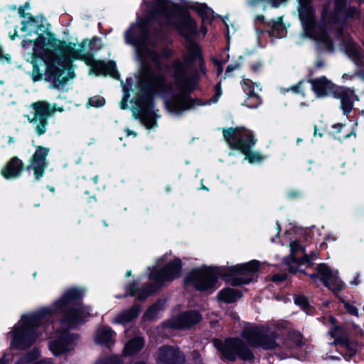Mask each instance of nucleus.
Instances as JSON below:
<instances>
[{
    "instance_id": "obj_1",
    "label": "nucleus",
    "mask_w": 364,
    "mask_h": 364,
    "mask_svg": "<svg viewBox=\"0 0 364 364\" xmlns=\"http://www.w3.org/2000/svg\"><path fill=\"white\" fill-rule=\"evenodd\" d=\"M23 11L22 7L18 9L19 14L24 18L21 22V30L27 32V36H31L33 33H44L39 35L33 42V54L41 60L40 65L43 67L46 73L54 78H59L63 75L64 70H68L69 77L73 78V63L76 60H80L90 66V73L118 77L114 62L105 63L93 58V44L96 38L83 40L80 43L61 41L52 33L47 32L48 24L46 18L42 16L34 18L30 14H24Z\"/></svg>"
},
{
    "instance_id": "obj_2",
    "label": "nucleus",
    "mask_w": 364,
    "mask_h": 364,
    "mask_svg": "<svg viewBox=\"0 0 364 364\" xmlns=\"http://www.w3.org/2000/svg\"><path fill=\"white\" fill-rule=\"evenodd\" d=\"M83 293L80 289H70L50 307L23 316L9 333L11 338V347L17 349L29 347L39 338L42 330H48V326H44L47 316L63 313L64 316L59 323L55 336L49 343V349L56 356L72 350L77 337L68 332V329L82 323L90 316L88 307L81 306L79 303Z\"/></svg>"
},
{
    "instance_id": "obj_3",
    "label": "nucleus",
    "mask_w": 364,
    "mask_h": 364,
    "mask_svg": "<svg viewBox=\"0 0 364 364\" xmlns=\"http://www.w3.org/2000/svg\"><path fill=\"white\" fill-rule=\"evenodd\" d=\"M156 19L146 17L132 24L125 33L128 44L135 48L136 58L141 64V73L138 81L140 91L144 97L136 102L138 109L133 111L136 119H139L146 129L156 126V114L151 95L161 94L164 90L165 80L162 75L154 73L149 64L153 63L158 69L163 70L164 60L171 55L169 49L160 53L156 48V31L154 28Z\"/></svg>"
},
{
    "instance_id": "obj_4",
    "label": "nucleus",
    "mask_w": 364,
    "mask_h": 364,
    "mask_svg": "<svg viewBox=\"0 0 364 364\" xmlns=\"http://www.w3.org/2000/svg\"><path fill=\"white\" fill-rule=\"evenodd\" d=\"M187 52L184 55L183 63L174 61L171 70L176 78V84L171 89L173 95L165 102L167 109L173 114H179L191 109L195 103L188 96L196 85V78L188 74L190 65L196 60L200 59V52L198 46L193 42L187 44Z\"/></svg>"
},
{
    "instance_id": "obj_5",
    "label": "nucleus",
    "mask_w": 364,
    "mask_h": 364,
    "mask_svg": "<svg viewBox=\"0 0 364 364\" xmlns=\"http://www.w3.org/2000/svg\"><path fill=\"white\" fill-rule=\"evenodd\" d=\"M279 335L275 327L249 326L246 327L242 332L243 338L250 346L260 347L266 350L279 347L286 357L303 359L311 350V348L298 331H289L282 344L277 343L275 340Z\"/></svg>"
},
{
    "instance_id": "obj_6",
    "label": "nucleus",
    "mask_w": 364,
    "mask_h": 364,
    "mask_svg": "<svg viewBox=\"0 0 364 364\" xmlns=\"http://www.w3.org/2000/svg\"><path fill=\"white\" fill-rule=\"evenodd\" d=\"M260 263L257 260L239 264L229 267L228 272L223 268L203 267L192 270L186 279V283L192 284L196 289L205 291L215 286L219 275L232 277V284L235 286L247 284L251 279L247 277L250 273L259 269Z\"/></svg>"
},
{
    "instance_id": "obj_7",
    "label": "nucleus",
    "mask_w": 364,
    "mask_h": 364,
    "mask_svg": "<svg viewBox=\"0 0 364 364\" xmlns=\"http://www.w3.org/2000/svg\"><path fill=\"white\" fill-rule=\"evenodd\" d=\"M156 1L160 10L159 18H163L164 23L171 28L176 29L186 38H191L196 33V23L187 13L182 11L181 6L196 10L203 18L209 19L213 13L211 9L203 4L195 3L189 5L183 3L178 5L168 0Z\"/></svg>"
},
{
    "instance_id": "obj_8",
    "label": "nucleus",
    "mask_w": 364,
    "mask_h": 364,
    "mask_svg": "<svg viewBox=\"0 0 364 364\" xmlns=\"http://www.w3.org/2000/svg\"><path fill=\"white\" fill-rule=\"evenodd\" d=\"M298 11L305 35L315 40L326 50L333 51L332 41L326 29L316 23L314 13L309 0H299Z\"/></svg>"
},
{
    "instance_id": "obj_9",
    "label": "nucleus",
    "mask_w": 364,
    "mask_h": 364,
    "mask_svg": "<svg viewBox=\"0 0 364 364\" xmlns=\"http://www.w3.org/2000/svg\"><path fill=\"white\" fill-rule=\"evenodd\" d=\"M223 136L231 148L240 151L245 155V160L250 163H257L264 159L259 152L250 151L255 144L250 131L242 128H230L223 130Z\"/></svg>"
},
{
    "instance_id": "obj_10",
    "label": "nucleus",
    "mask_w": 364,
    "mask_h": 364,
    "mask_svg": "<svg viewBox=\"0 0 364 364\" xmlns=\"http://www.w3.org/2000/svg\"><path fill=\"white\" fill-rule=\"evenodd\" d=\"M31 107L33 109L31 114L26 116L28 121L34 126V129L38 136L46 133L48 124V117L56 111L62 112V107H56L55 105H51L46 101H38L32 103Z\"/></svg>"
},
{
    "instance_id": "obj_11",
    "label": "nucleus",
    "mask_w": 364,
    "mask_h": 364,
    "mask_svg": "<svg viewBox=\"0 0 364 364\" xmlns=\"http://www.w3.org/2000/svg\"><path fill=\"white\" fill-rule=\"evenodd\" d=\"M213 343L223 355L228 360H235L236 355L245 360H250L253 358L251 350L240 340L230 338L225 342L214 340Z\"/></svg>"
},
{
    "instance_id": "obj_12",
    "label": "nucleus",
    "mask_w": 364,
    "mask_h": 364,
    "mask_svg": "<svg viewBox=\"0 0 364 364\" xmlns=\"http://www.w3.org/2000/svg\"><path fill=\"white\" fill-rule=\"evenodd\" d=\"M181 268V260L179 258H175L167 263L160 271H153L149 277L158 283L171 282L180 277Z\"/></svg>"
},
{
    "instance_id": "obj_13",
    "label": "nucleus",
    "mask_w": 364,
    "mask_h": 364,
    "mask_svg": "<svg viewBox=\"0 0 364 364\" xmlns=\"http://www.w3.org/2000/svg\"><path fill=\"white\" fill-rule=\"evenodd\" d=\"M291 257L285 259L284 262L289 266V271L296 272L299 271L301 265L309 264L311 259L305 253L304 247L300 244V241L294 240L289 244Z\"/></svg>"
},
{
    "instance_id": "obj_14",
    "label": "nucleus",
    "mask_w": 364,
    "mask_h": 364,
    "mask_svg": "<svg viewBox=\"0 0 364 364\" xmlns=\"http://www.w3.org/2000/svg\"><path fill=\"white\" fill-rule=\"evenodd\" d=\"M316 269L325 286L330 290L336 293L343 289L344 284L338 277L337 270L331 269L325 264H321Z\"/></svg>"
},
{
    "instance_id": "obj_15",
    "label": "nucleus",
    "mask_w": 364,
    "mask_h": 364,
    "mask_svg": "<svg viewBox=\"0 0 364 364\" xmlns=\"http://www.w3.org/2000/svg\"><path fill=\"white\" fill-rule=\"evenodd\" d=\"M49 151L48 148L38 146L31 158L28 168L33 171L36 180H39L44 174L47 166L46 157Z\"/></svg>"
},
{
    "instance_id": "obj_16",
    "label": "nucleus",
    "mask_w": 364,
    "mask_h": 364,
    "mask_svg": "<svg viewBox=\"0 0 364 364\" xmlns=\"http://www.w3.org/2000/svg\"><path fill=\"white\" fill-rule=\"evenodd\" d=\"M333 97L340 100L341 108L344 114L350 113L353 109V102L358 100V97L355 95L354 90L345 87H338L335 90Z\"/></svg>"
},
{
    "instance_id": "obj_17",
    "label": "nucleus",
    "mask_w": 364,
    "mask_h": 364,
    "mask_svg": "<svg viewBox=\"0 0 364 364\" xmlns=\"http://www.w3.org/2000/svg\"><path fill=\"white\" fill-rule=\"evenodd\" d=\"M347 0H336L335 2V15L332 17L326 26V29L328 28L331 31V24L336 25L339 23V20L345 15L348 17L356 18L359 16L358 11L353 7L346 8Z\"/></svg>"
},
{
    "instance_id": "obj_18",
    "label": "nucleus",
    "mask_w": 364,
    "mask_h": 364,
    "mask_svg": "<svg viewBox=\"0 0 364 364\" xmlns=\"http://www.w3.org/2000/svg\"><path fill=\"white\" fill-rule=\"evenodd\" d=\"M184 356L178 349L169 346L161 347L157 353L159 364H183Z\"/></svg>"
},
{
    "instance_id": "obj_19",
    "label": "nucleus",
    "mask_w": 364,
    "mask_h": 364,
    "mask_svg": "<svg viewBox=\"0 0 364 364\" xmlns=\"http://www.w3.org/2000/svg\"><path fill=\"white\" fill-rule=\"evenodd\" d=\"M200 319L201 316L197 311H187L173 317L169 321V325L176 328H188L198 323Z\"/></svg>"
},
{
    "instance_id": "obj_20",
    "label": "nucleus",
    "mask_w": 364,
    "mask_h": 364,
    "mask_svg": "<svg viewBox=\"0 0 364 364\" xmlns=\"http://www.w3.org/2000/svg\"><path fill=\"white\" fill-rule=\"evenodd\" d=\"M242 89L247 96L242 105L247 106L249 108H257L261 103L258 95V92L260 91L259 86L250 80H244Z\"/></svg>"
},
{
    "instance_id": "obj_21",
    "label": "nucleus",
    "mask_w": 364,
    "mask_h": 364,
    "mask_svg": "<svg viewBox=\"0 0 364 364\" xmlns=\"http://www.w3.org/2000/svg\"><path fill=\"white\" fill-rule=\"evenodd\" d=\"M311 84L314 92L319 97L327 95L333 97V92L338 87L325 77L314 79L311 80Z\"/></svg>"
},
{
    "instance_id": "obj_22",
    "label": "nucleus",
    "mask_w": 364,
    "mask_h": 364,
    "mask_svg": "<svg viewBox=\"0 0 364 364\" xmlns=\"http://www.w3.org/2000/svg\"><path fill=\"white\" fill-rule=\"evenodd\" d=\"M116 333L109 326H102L95 332V343L97 345L105 346L110 348L114 344Z\"/></svg>"
},
{
    "instance_id": "obj_23",
    "label": "nucleus",
    "mask_w": 364,
    "mask_h": 364,
    "mask_svg": "<svg viewBox=\"0 0 364 364\" xmlns=\"http://www.w3.org/2000/svg\"><path fill=\"white\" fill-rule=\"evenodd\" d=\"M22 168V161L18 157L14 156L2 168L1 175L6 179H14L20 176Z\"/></svg>"
},
{
    "instance_id": "obj_24",
    "label": "nucleus",
    "mask_w": 364,
    "mask_h": 364,
    "mask_svg": "<svg viewBox=\"0 0 364 364\" xmlns=\"http://www.w3.org/2000/svg\"><path fill=\"white\" fill-rule=\"evenodd\" d=\"M343 49L347 55L356 64L361 62L363 55L351 38H347L343 43Z\"/></svg>"
},
{
    "instance_id": "obj_25",
    "label": "nucleus",
    "mask_w": 364,
    "mask_h": 364,
    "mask_svg": "<svg viewBox=\"0 0 364 364\" xmlns=\"http://www.w3.org/2000/svg\"><path fill=\"white\" fill-rule=\"evenodd\" d=\"M144 346V341L141 337H136L129 340L124 348V355L131 356L139 352Z\"/></svg>"
},
{
    "instance_id": "obj_26",
    "label": "nucleus",
    "mask_w": 364,
    "mask_h": 364,
    "mask_svg": "<svg viewBox=\"0 0 364 364\" xmlns=\"http://www.w3.org/2000/svg\"><path fill=\"white\" fill-rule=\"evenodd\" d=\"M139 312L138 306H134L127 311L122 312L114 320L115 323H126L136 318Z\"/></svg>"
},
{
    "instance_id": "obj_27",
    "label": "nucleus",
    "mask_w": 364,
    "mask_h": 364,
    "mask_svg": "<svg viewBox=\"0 0 364 364\" xmlns=\"http://www.w3.org/2000/svg\"><path fill=\"white\" fill-rule=\"evenodd\" d=\"M218 296L220 301L225 303H232L241 296V294L235 289L228 288L221 290Z\"/></svg>"
},
{
    "instance_id": "obj_28",
    "label": "nucleus",
    "mask_w": 364,
    "mask_h": 364,
    "mask_svg": "<svg viewBox=\"0 0 364 364\" xmlns=\"http://www.w3.org/2000/svg\"><path fill=\"white\" fill-rule=\"evenodd\" d=\"M156 290V287L154 285H149L146 287L144 290L139 291L137 294L139 289L136 288V284L133 283L129 289V295L138 296L139 300H144L149 296L151 293H153Z\"/></svg>"
},
{
    "instance_id": "obj_29",
    "label": "nucleus",
    "mask_w": 364,
    "mask_h": 364,
    "mask_svg": "<svg viewBox=\"0 0 364 364\" xmlns=\"http://www.w3.org/2000/svg\"><path fill=\"white\" fill-rule=\"evenodd\" d=\"M164 301H160L156 302L152 306H151L144 314V318L148 320H153L156 318L164 309Z\"/></svg>"
},
{
    "instance_id": "obj_30",
    "label": "nucleus",
    "mask_w": 364,
    "mask_h": 364,
    "mask_svg": "<svg viewBox=\"0 0 364 364\" xmlns=\"http://www.w3.org/2000/svg\"><path fill=\"white\" fill-rule=\"evenodd\" d=\"M341 332V328L339 327L335 326L333 329L329 331V334L335 338L333 343L335 344H340L341 347H347V343L345 341L341 340L339 338V333Z\"/></svg>"
},
{
    "instance_id": "obj_31",
    "label": "nucleus",
    "mask_w": 364,
    "mask_h": 364,
    "mask_svg": "<svg viewBox=\"0 0 364 364\" xmlns=\"http://www.w3.org/2000/svg\"><path fill=\"white\" fill-rule=\"evenodd\" d=\"M123 360L121 357L118 355H112L109 358L100 359L95 364H122Z\"/></svg>"
},
{
    "instance_id": "obj_32",
    "label": "nucleus",
    "mask_w": 364,
    "mask_h": 364,
    "mask_svg": "<svg viewBox=\"0 0 364 364\" xmlns=\"http://www.w3.org/2000/svg\"><path fill=\"white\" fill-rule=\"evenodd\" d=\"M39 355V351L37 349L33 350L32 352L28 353L25 358H21L16 364H24L32 361L37 358Z\"/></svg>"
},
{
    "instance_id": "obj_33",
    "label": "nucleus",
    "mask_w": 364,
    "mask_h": 364,
    "mask_svg": "<svg viewBox=\"0 0 364 364\" xmlns=\"http://www.w3.org/2000/svg\"><path fill=\"white\" fill-rule=\"evenodd\" d=\"M105 104V100L101 97H95L92 98H90L88 101V105L92 107H102Z\"/></svg>"
},
{
    "instance_id": "obj_34",
    "label": "nucleus",
    "mask_w": 364,
    "mask_h": 364,
    "mask_svg": "<svg viewBox=\"0 0 364 364\" xmlns=\"http://www.w3.org/2000/svg\"><path fill=\"white\" fill-rule=\"evenodd\" d=\"M295 304L305 309L308 306V301L305 296H298L294 299Z\"/></svg>"
},
{
    "instance_id": "obj_35",
    "label": "nucleus",
    "mask_w": 364,
    "mask_h": 364,
    "mask_svg": "<svg viewBox=\"0 0 364 364\" xmlns=\"http://www.w3.org/2000/svg\"><path fill=\"white\" fill-rule=\"evenodd\" d=\"M122 87H123V89H124V97L122 98V100L120 102V107L122 109H127V100H128V95H127V85H124L123 82H122Z\"/></svg>"
},
{
    "instance_id": "obj_36",
    "label": "nucleus",
    "mask_w": 364,
    "mask_h": 364,
    "mask_svg": "<svg viewBox=\"0 0 364 364\" xmlns=\"http://www.w3.org/2000/svg\"><path fill=\"white\" fill-rule=\"evenodd\" d=\"M344 306L349 314L354 316L358 315V310L353 305L349 304L348 302H344Z\"/></svg>"
},
{
    "instance_id": "obj_37",
    "label": "nucleus",
    "mask_w": 364,
    "mask_h": 364,
    "mask_svg": "<svg viewBox=\"0 0 364 364\" xmlns=\"http://www.w3.org/2000/svg\"><path fill=\"white\" fill-rule=\"evenodd\" d=\"M11 61V55L9 53H4L2 48L0 46V62L10 63Z\"/></svg>"
},
{
    "instance_id": "obj_38",
    "label": "nucleus",
    "mask_w": 364,
    "mask_h": 364,
    "mask_svg": "<svg viewBox=\"0 0 364 364\" xmlns=\"http://www.w3.org/2000/svg\"><path fill=\"white\" fill-rule=\"evenodd\" d=\"M302 85H303V82H300L299 83H298L295 86H292L289 90H291L296 93H300L301 92V87H302Z\"/></svg>"
},
{
    "instance_id": "obj_39",
    "label": "nucleus",
    "mask_w": 364,
    "mask_h": 364,
    "mask_svg": "<svg viewBox=\"0 0 364 364\" xmlns=\"http://www.w3.org/2000/svg\"><path fill=\"white\" fill-rule=\"evenodd\" d=\"M240 65L239 63H235L234 65H230L228 66L226 69L225 75H227L229 73L232 72L233 70L238 69L240 68Z\"/></svg>"
},
{
    "instance_id": "obj_40",
    "label": "nucleus",
    "mask_w": 364,
    "mask_h": 364,
    "mask_svg": "<svg viewBox=\"0 0 364 364\" xmlns=\"http://www.w3.org/2000/svg\"><path fill=\"white\" fill-rule=\"evenodd\" d=\"M193 359L194 361L193 364H204L200 359V355L196 352L193 353Z\"/></svg>"
},
{
    "instance_id": "obj_41",
    "label": "nucleus",
    "mask_w": 364,
    "mask_h": 364,
    "mask_svg": "<svg viewBox=\"0 0 364 364\" xmlns=\"http://www.w3.org/2000/svg\"><path fill=\"white\" fill-rule=\"evenodd\" d=\"M286 276L284 274H276L273 277L274 282H280L284 280Z\"/></svg>"
},
{
    "instance_id": "obj_42",
    "label": "nucleus",
    "mask_w": 364,
    "mask_h": 364,
    "mask_svg": "<svg viewBox=\"0 0 364 364\" xmlns=\"http://www.w3.org/2000/svg\"><path fill=\"white\" fill-rule=\"evenodd\" d=\"M222 92L220 90H217V92H216V95L211 100L213 101V102H217L220 96L221 95Z\"/></svg>"
},
{
    "instance_id": "obj_43",
    "label": "nucleus",
    "mask_w": 364,
    "mask_h": 364,
    "mask_svg": "<svg viewBox=\"0 0 364 364\" xmlns=\"http://www.w3.org/2000/svg\"><path fill=\"white\" fill-rule=\"evenodd\" d=\"M360 283V281L358 280V276H357L353 280L350 282V284L354 286L358 285Z\"/></svg>"
},
{
    "instance_id": "obj_44",
    "label": "nucleus",
    "mask_w": 364,
    "mask_h": 364,
    "mask_svg": "<svg viewBox=\"0 0 364 364\" xmlns=\"http://www.w3.org/2000/svg\"><path fill=\"white\" fill-rule=\"evenodd\" d=\"M333 128L337 129V132H339L341 129L342 128V125L341 124H334L333 126Z\"/></svg>"
},
{
    "instance_id": "obj_45",
    "label": "nucleus",
    "mask_w": 364,
    "mask_h": 364,
    "mask_svg": "<svg viewBox=\"0 0 364 364\" xmlns=\"http://www.w3.org/2000/svg\"><path fill=\"white\" fill-rule=\"evenodd\" d=\"M33 73H38V68L37 65V60L36 61L35 64L33 65Z\"/></svg>"
},
{
    "instance_id": "obj_46",
    "label": "nucleus",
    "mask_w": 364,
    "mask_h": 364,
    "mask_svg": "<svg viewBox=\"0 0 364 364\" xmlns=\"http://www.w3.org/2000/svg\"><path fill=\"white\" fill-rule=\"evenodd\" d=\"M32 43V41H30V40H27V39H26V40H24V41L22 42V46H26L27 43Z\"/></svg>"
},
{
    "instance_id": "obj_47",
    "label": "nucleus",
    "mask_w": 364,
    "mask_h": 364,
    "mask_svg": "<svg viewBox=\"0 0 364 364\" xmlns=\"http://www.w3.org/2000/svg\"><path fill=\"white\" fill-rule=\"evenodd\" d=\"M278 27H282L281 25H279L278 23L274 25L272 32L274 33L277 29H278Z\"/></svg>"
},
{
    "instance_id": "obj_48",
    "label": "nucleus",
    "mask_w": 364,
    "mask_h": 364,
    "mask_svg": "<svg viewBox=\"0 0 364 364\" xmlns=\"http://www.w3.org/2000/svg\"><path fill=\"white\" fill-rule=\"evenodd\" d=\"M127 136H129L130 134H133L134 136H136V134L135 132H132V131H130L129 129H127Z\"/></svg>"
},
{
    "instance_id": "obj_49",
    "label": "nucleus",
    "mask_w": 364,
    "mask_h": 364,
    "mask_svg": "<svg viewBox=\"0 0 364 364\" xmlns=\"http://www.w3.org/2000/svg\"><path fill=\"white\" fill-rule=\"evenodd\" d=\"M355 353V350L353 349H350L349 351L350 356H352Z\"/></svg>"
},
{
    "instance_id": "obj_50",
    "label": "nucleus",
    "mask_w": 364,
    "mask_h": 364,
    "mask_svg": "<svg viewBox=\"0 0 364 364\" xmlns=\"http://www.w3.org/2000/svg\"><path fill=\"white\" fill-rule=\"evenodd\" d=\"M134 364H147L144 361H136Z\"/></svg>"
},
{
    "instance_id": "obj_51",
    "label": "nucleus",
    "mask_w": 364,
    "mask_h": 364,
    "mask_svg": "<svg viewBox=\"0 0 364 364\" xmlns=\"http://www.w3.org/2000/svg\"><path fill=\"white\" fill-rule=\"evenodd\" d=\"M14 141V138L10 136L9 139V144H11Z\"/></svg>"
},
{
    "instance_id": "obj_52",
    "label": "nucleus",
    "mask_w": 364,
    "mask_h": 364,
    "mask_svg": "<svg viewBox=\"0 0 364 364\" xmlns=\"http://www.w3.org/2000/svg\"><path fill=\"white\" fill-rule=\"evenodd\" d=\"M131 274H132V272L130 270H128L127 272H126V277H129L131 276Z\"/></svg>"
},
{
    "instance_id": "obj_53",
    "label": "nucleus",
    "mask_w": 364,
    "mask_h": 364,
    "mask_svg": "<svg viewBox=\"0 0 364 364\" xmlns=\"http://www.w3.org/2000/svg\"><path fill=\"white\" fill-rule=\"evenodd\" d=\"M277 230H278L277 234H279V232H280V230H281V229H280V226H279V225L278 223L277 224Z\"/></svg>"
},
{
    "instance_id": "obj_54",
    "label": "nucleus",
    "mask_w": 364,
    "mask_h": 364,
    "mask_svg": "<svg viewBox=\"0 0 364 364\" xmlns=\"http://www.w3.org/2000/svg\"><path fill=\"white\" fill-rule=\"evenodd\" d=\"M330 321L331 322V323L333 325L334 323H335V319L333 318V317H331L330 318Z\"/></svg>"
},
{
    "instance_id": "obj_55",
    "label": "nucleus",
    "mask_w": 364,
    "mask_h": 364,
    "mask_svg": "<svg viewBox=\"0 0 364 364\" xmlns=\"http://www.w3.org/2000/svg\"><path fill=\"white\" fill-rule=\"evenodd\" d=\"M329 358L331 359H336V358H338V357H336V356H333V355H328Z\"/></svg>"
},
{
    "instance_id": "obj_56",
    "label": "nucleus",
    "mask_w": 364,
    "mask_h": 364,
    "mask_svg": "<svg viewBox=\"0 0 364 364\" xmlns=\"http://www.w3.org/2000/svg\"><path fill=\"white\" fill-rule=\"evenodd\" d=\"M97 178H98V177H97V176H95V177H94V178H93V181H94V183H97Z\"/></svg>"
},
{
    "instance_id": "obj_57",
    "label": "nucleus",
    "mask_w": 364,
    "mask_h": 364,
    "mask_svg": "<svg viewBox=\"0 0 364 364\" xmlns=\"http://www.w3.org/2000/svg\"><path fill=\"white\" fill-rule=\"evenodd\" d=\"M317 134H318V132H317V129L316 127H315V129H314V136H316Z\"/></svg>"
},
{
    "instance_id": "obj_58",
    "label": "nucleus",
    "mask_w": 364,
    "mask_h": 364,
    "mask_svg": "<svg viewBox=\"0 0 364 364\" xmlns=\"http://www.w3.org/2000/svg\"><path fill=\"white\" fill-rule=\"evenodd\" d=\"M317 134H318V132H317V129L316 127H315V129H314V136H316Z\"/></svg>"
},
{
    "instance_id": "obj_59",
    "label": "nucleus",
    "mask_w": 364,
    "mask_h": 364,
    "mask_svg": "<svg viewBox=\"0 0 364 364\" xmlns=\"http://www.w3.org/2000/svg\"><path fill=\"white\" fill-rule=\"evenodd\" d=\"M258 18H259V19H260V20L262 21V20H263L264 16H259V17H258Z\"/></svg>"
},
{
    "instance_id": "obj_60",
    "label": "nucleus",
    "mask_w": 364,
    "mask_h": 364,
    "mask_svg": "<svg viewBox=\"0 0 364 364\" xmlns=\"http://www.w3.org/2000/svg\"><path fill=\"white\" fill-rule=\"evenodd\" d=\"M201 188H202V189H204V190H208V188H207L205 186H201Z\"/></svg>"
},
{
    "instance_id": "obj_61",
    "label": "nucleus",
    "mask_w": 364,
    "mask_h": 364,
    "mask_svg": "<svg viewBox=\"0 0 364 364\" xmlns=\"http://www.w3.org/2000/svg\"><path fill=\"white\" fill-rule=\"evenodd\" d=\"M311 279H315L316 277V276L313 274V275L311 276Z\"/></svg>"
},
{
    "instance_id": "obj_62",
    "label": "nucleus",
    "mask_w": 364,
    "mask_h": 364,
    "mask_svg": "<svg viewBox=\"0 0 364 364\" xmlns=\"http://www.w3.org/2000/svg\"><path fill=\"white\" fill-rule=\"evenodd\" d=\"M131 81V80H127V85H128L129 84V82Z\"/></svg>"
},
{
    "instance_id": "obj_63",
    "label": "nucleus",
    "mask_w": 364,
    "mask_h": 364,
    "mask_svg": "<svg viewBox=\"0 0 364 364\" xmlns=\"http://www.w3.org/2000/svg\"><path fill=\"white\" fill-rule=\"evenodd\" d=\"M25 7H26V8H28V7H29V4H25Z\"/></svg>"
},
{
    "instance_id": "obj_64",
    "label": "nucleus",
    "mask_w": 364,
    "mask_h": 364,
    "mask_svg": "<svg viewBox=\"0 0 364 364\" xmlns=\"http://www.w3.org/2000/svg\"><path fill=\"white\" fill-rule=\"evenodd\" d=\"M347 76H348V75H347V74H344V75H343V78H345V77H347Z\"/></svg>"
}]
</instances>
